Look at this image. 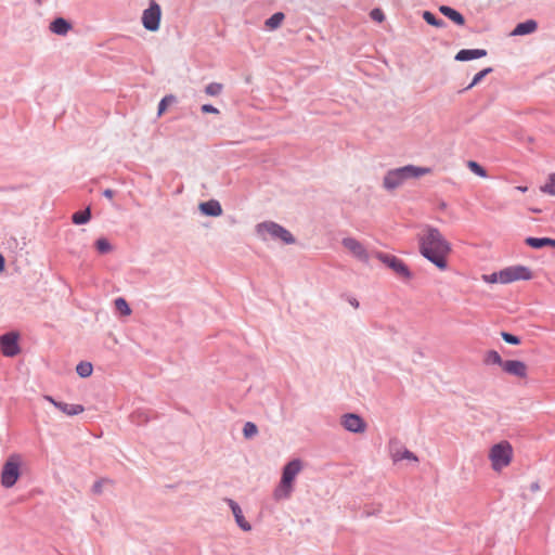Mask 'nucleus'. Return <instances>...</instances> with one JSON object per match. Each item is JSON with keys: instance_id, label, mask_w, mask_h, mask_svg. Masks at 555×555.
<instances>
[{"instance_id": "obj_1", "label": "nucleus", "mask_w": 555, "mask_h": 555, "mask_svg": "<svg viewBox=\"0 0 555 555\" xmlns=\"http://www.w3.org/2000/svg\"><path fill=\"white\" fill-rule=\"evenodd\" d=\"M418 243L420 251L426 259L440 270L447 269L452 248L438 229L426 227L420 234Z\"/></svg>"}, {"instance_id": "obj_2", "label": "nucleus", "mask_w": 555, "mask_h": 555, "mask_svg": "<svg viewBox=\"0 0 555 555\" xmlns=\"http://www.w3.org/2000/svg\"><path fill=\"white\" fill-rule=\"evenodd\" d=\"M431 169L428 167L406 165L389 170L384 177L383 185L387 190H395L401 186L408 179L420 178L429 175Z\"/></svg>"}, {"instance_id": "obj_3", "label": "nucleus", "mask_w": 555, "mask_h": 555, "mask_svg": "<svg viewBox=\"0 0 555 555\" xmlns=\"http://www.w3.org/2000/svg\"><path fill=\"white\" fill-rule=\"evenodd\" d=\"M301 469L302 463L298 459L288 462L284 466L280 485L274 490V498L276 500L289 498L293 491V483L295 481V478L300 473Z\"/></svg>"}, {"instance_id": "obj_4", "label": "nucleus", "mask_w": 555, "mask_h": 555, "mask_svg": "<svg viewBox=\"0 0 555 555\" xmlns=\"http://www.w3.org/2000/svg\"><path fill=\"white\" fill-rule=\"evenodd\" d=\"M489 460L494 472H502L513 460V448L509 442L501 441L489 450Z\"/></svg>"}, {"instance_id": "obj_5", "label": "nucleus", "mask_w": 555, "mask_h": 555, "mask_svg": "<svg viewBox=\"0 0 555 555\" xmlns=\"http://www.w3.org/2000/svg\"><path fill=\"white\" fill-rule=\"evenodd\" d=\"M256 231L259 237L263 241L271 237L274 240H281L285 244L295 243V238L289 231L272 221L259 223L256 227Z\"/></svg>"}, {"instance_id": "obj_6", "label": "nucleus", "mask_w": 555, "mask_h": 555, "mask_svg": "<svg viewBox=\"0 0 555 555\" xmlns=\"http://www.w3.org/2000/svg\"><path fill=\"white\" fill-rule=\"evenodd\" d=\"M21 464L22 457L20 454H12L9 456L1 472V483L3 487L11 488L16 483L21 475Z\"/></svg>"}, {"instance_id": "obj_7", "label": "nucleus", "mask_w": 555, "mask_h": 555, "mask_svg": "<svg viewBox=\"0 0 555 555\" xmlns=\"http://www.w3.org/2000/svg\"><path fill=\"white\" fill-rule=\"evenodd\" d=\"M501 284L516 281H528L533 278L531 270L525 266H512L500 271Z\"/></svg>"}, {"instance_id": "obj_8", "label": "nucleus", "mask_w": 555, "mask_h": 555, "mask_svg": "<svg viewBox=\"0 0 555 555\" xmlns=\"http://www.w3.org/2000/svg\"><path fill=\"white\" fill-rule=\"evenodd\" d=\"M160 16V7L155 1H152L150 7L143 11L142 24L147 30L156 31L159 28Z\"/></svg>"}, {"instance_id": "obj_9", "label": "nucleus", "mask_w": 555, "mask_h": 555, "mask_svg": "<svg viewBox=\"0 0 555 555\" xmlns=\"http://www.w3.org/2000/svg\"><path fill=\"white\" fill-rule=\"evenodd\" d=\"M377 258L399 276L403 279L411 278V273L408 267L396 256L378 253Z\"/></svg>"}, {"instance_id": "obj_10", "label": "nucleus", "mask_w": 555, "mask_h": 555, "mask_svg": "<svg viewBox=\"0 0 555 555\" xmlns=\"http://www.w3.org/2000/svg\"><path fill=\"white\" fill-rule=\"evenodd\" d=\"M18 335L15 333H8L0 336L1 351L5 357H14L20 352Z\"/></svg>"}, {"instance_id": "obj_11", "label": "nucleus", "mask_w": 555, "mask_h": 555, "mask_svg": "<svg viewBox=\"0 0 555 555\" xmlns=\"http://www.w3.org/2000/svg\"><path fill=\"white\" fill-rule=\"evenodd\" d=\"M343 246L356 258L361 261H369V254L365 247L353 237H346L341 242Z\"/></svg>"}, {"instance_id": "obj_12", "label": "nucleus", "mask_w": 555, "mask_h": 555, "mask_svg": "<svg viewBox=\"0 0 555 555\" xmlns=\"http://www.w3.org/2000/svg\"><path fill=\"white\" fill-rule=\"evenodd\" d=\"M341 425L344 428L351 433H363L365 430V423L358 414H345L341 416Z\"/></svg>"}, {"instance_id": "obj_13", "label": "nucleus", "mask_w": 555, "mask_h": 555, "mask_svg": "<svg viewBox=\"0 0 555 555\" xmlns=\"http://www.w3.org/2000/svg\"><path fill=\"white\" fill-rule=\"evenodd\" d=\"M502 370L513 376L519 377V378H526L527 377V371L528 367L525 362L519 360H507L504 363H502Z\"/></svg>"}, {"instance_id": "obj_14", "label": "nucleus", "mask_w": 555, "mask_h": 555, "mask_svg": "<svg viewBox=\"0 0 555 555\" xmlns=\"http://www.w3.org/2000/svg\"><path fill=\"white\" fill-rule=\"evenodd\" d=\"M229 504L230 508L232 509V513L235 517L236 524L244 530L249 531L251 529L250 525L246 521V519L243 516L242 509L238 506L236 502H234L231 499L225 500Z\"/></svg>"}, {"instance_id": "obj_15", "label": "nucleus", "mask_w": 555, "mask_h": 555, "mask_svg": "<svg viewBox=\"0 0 555 555\" xmlns=\"http://www.w3.org/2000/svg\"><path fill=\"white\" fill-rule=\"evenodd\" d=\"M486 55H487V51L483 49H474V50L463 49L456 53L455 60L460 61V62H464V61H470L474 59H480Z\"/></svg>"}, {"instance_id": "obj_16", "label": "nucleus", "mask_w": 555, "mask_h": 555, "mask_svg": "<svg viewBox=\"0 0 555 555\" xmlns=\"http://www.w3.org/2000/svg\"><path fill=\"white\" fill-rule=\"evenodd\" d=\"M538 24L534 20H528L526 22L519 23L514 30L512 31V36H524L528 34H532L537 30Z\"/></svg>"}, {"instance_id": "obj_17", "label": "nucleus", "mask_w": 555, "mask_h": 555, "mask_svg": "<svg viewBox=\"0 0 555 555\" xmlns=\"http://www.w3.org/2000/svg\"><path fill=\"white\" fill-rule=\"evenodd\" d=\"M199 209L204 215L218 217L222 214V208L217 201H208L199 204Z\"/></svg>"}, {"instance_id": "obj_18", "label": "nucleus", "mask_w": 555, "mask_h": 555, "mask_svg": "<svg viewBox=\"0 0 555 555\" xmlns=\"http://www.w3.org/2000/svg\"><path fill=\"white\" fill-rule=\"evenodd\" d=\"M439 11H440L441 14H443L446 17L451 20L456 25H460V26L464 25L465 18L456 10H454V9L448 7V5H440L439 7Z\"/></svg>"}, {"instance_id": "obj_19", "label": "nucleus", "mask_w": 555, "mask_h": 555, "mask_svg": "<svg viewBox=\"0 0 555 555\" xmlns=\"http://www.w3.org/2000/svg\"><path fill=\"white\" fill-rule=\"evenodd\" d=\"M525 243L528 246L535 248V249H539V248H542L545 246H551V247L555 248V240L548 238V237H527L525 240Z\"/></svg>"}, {"instance_id": "obj_20", "label": "nucleus", "mask_w": 555, "mask_h": 555, "mask_svg": "<svg viewBox=\"0 0 555 555\" xmlns=\"http://www.w3.org/2000/svg\"><path fill=\"white\" fill-rule=\"evenodd\" d=\"M70 28V24L62 17L55 18L50 25L51 31L56 35H66Z\"/></svg>"}, {"instance_id": "obj_21", "label": "nucleus", "mask_w": 555, "mask_h": 555, "mask_svg": "<svg viewBox=\"0 0 555 555\" xmlns=\"http://www.w3.org/2000/svg\"><path fill=\"white\" fill-rule=\"evenodd\" d=\"M55 406L68 416L80 414L85 411L81 404H68L64 402L55 403Z\"/></svg>"}, {"instance_id": "obj_22", "label": "nucleus", "mask_w": 555, "mask_h": 555, "mask_svg": "<svg viewBox=\"0 0 555 555\" xmlns=\"http://www.w3.org/2000/svg\"><path fill=\"white\" fill-rule=\"evenodd\" d=\"M391 456L395 462H398L401 460H411L414 462L418 461L417 456L405 448L396 450L395 452H392Z\"/></svg>"}, {"instance_id": "obj_23", "label": "nucleus", "mask_w": 555, "mask_h": 555, "mask_svg": "<svg viewBox=\"0 0 555 555\" xmlns=\"http://www.w3.org/2000/svg\"><path fill=\"white\" fill-rule=\"evenodd\" d=\"M284 18H285L284 13L276 12L270 18H268L266 21V26L269 29H276V28H279L281 26V24L283 23Z\"/></svg>"}, {"instance_id": "obj_24", "label": "nucleus", "mask_w": 555, "mask_h": 555, "mask_svg": "<svg viewBox=\"0 0 555 555\" xmlns=\"http://www.w3.org/2000/svg\"><path fill=\"white\" fill-rule=\"evenodd\" d=\"M483 361L486 364H496V365H500L501 367H502V363L505 362V361H503V359L501 358L499 352L495 350H488L485 353Z\"/></svg>"}, {"instance_id": "obj_25", "label": "nucleus", "mask_w": 555, "mask_h": 555, "mask_svg": "<svg viewBox=\"0 0 555 555\" xmlns=\"http://www.w3.org/2000/svg\"><path fill=\"white\" fill-rule=\"evenodd\" d=\"M540 191L545 194L555 196V173L548 175L545 183L540 186Z\"/></svg>"}, {"instance_id": "obj_26", "label": "nucleus", "mask_w": 555, "mask_h": 555, "mask_svg": "<svg viewBox=\"0 0 555 555\" xmlns=\"http://www.w3.org/2000/svg\"><path fill=\"white\" fill-rule=\"evenodd\" d=\"M91 218L90 209L87 208L86 210L76 211L72 216V220L75 224H85L87 223Z\"/></svg>"}, {"instance_id": "obj_27", "label": "nucleus", "mask_w": 555, "mask_h": 555, "mask_svg": "<svg viewBox=\"0 0 555 555\" xmlns=\"http://www.w3.org/2000/svg\"><path fill=\"white\" fill-rule=\"evenodd\" d=\"M176 100H177L176 96L172 95V94H169V95H166L165 98H163L162 101L158 104L157 115L162 116L166 112L167 107L170 104L175 103Z\"/></svg>"}, {"instance_id": "obj_28", "label": "nucleus", "mask_w": 555, "mask_h": 555, "mask_svg": "<svg viewBox=\"0 0 555 555\" xmlns=\"http://www.w3.org/2000/svg\"><path fill=\"white\" fill-rule=\"evenodd\" d=\"M423 18L431 26L435 27H443L444 22L442 20H438L431 12L424 11Z\"/></svg>"}, {"instance_id": "obj_29", "label": "nucleus", "mask_w": 555, "mask_h": 555, "mask_svg": "<svg viewBox=\"0 0 555 555\" xmlns=\"http://www.w3.org/2000/svg\"><path fill=\"white\" fill-rule=\"evenodd\" d=\"M467 167L469 168V170L481 177V178H486L487 177V171L475 160H468L467 162Z\"/></svg>"}, {"instance_id": "obj_30", "label": "nucleus", "mask_w": 555, "mask_h": 555, "mask_svg": "<svg viewBox=\"0 0 555 555\" xmlns=\"http://www.w3.org/2000/svg\"><path fill=\"white\" fill-rule=\"evenodd\" d=\"M76 371L81 377H89L92 374V365L89 362H81L77 365Z\"/></svg>"}, {"instance_id": "obj_31", "label": "nucleus", "mask_w": 555, "mask_h": 555, "mask_svg": "<svg viewBox=\"0 0 555 555\" xmlns=\"http://www.w3.org/2000/svg\"><path fill=\"white\" fill-rule=\"evenodd\" d=\"M115 307L122 315H129L131 313V309L124 298H117L115 300Z\"/></svg>"}, {"instance_id": "obj_32", "label": "nucleus", "mask_w": 555, "mask_h": 555, "mask_svg": "<svg viewBox=\"0 0 555 555\" xmlns=\"http://www.w3.org/2000/svg\"><path fill=\"white\" fill-rule=\"evenodd\" d=\"M223 89V86L221 83H218V82H211L209 83L208 86H206L205 88V92L208 94V95H211V96H215V95H218L221 93Z\"/></svg>"}, {"instance_id": "obj_33", "label": "nucleus", "mask_w": 555, "mask_h": 555, "mask_svg": "<svg viewBox=\"0 0 555 555\" xmlns=\"http://www.w3.org/2000/svg\"><path fill=\"white\" fill-rule=\"evenodd\" d=\"M258 433V429H257V426L251 423V422H247L245 425H244V428H243V434H244V437L245 438H251L253 436H255L256 434Z\"/></svg>"}, {"instance_id": "obj_34", "label": "nucleus", "mask_w": 555, "mask_h": 555, "mask_svg": "<svg viewBox=\"0 0 555 555\" xmlns=\"http://www.w3.org/2000/svg\"><path fill=\"white\" fill-rule=\"evenodd\" d=\"M491 72V68H485L482 70H480L479 73H477L474 78H473V81L470 82V85L466 88L467 89H470L473 88L474 86H476L477 83H479L481 81V79Z\"/></svg>"}, {"instance_id": "obj_35", "label": "nucleus", "mask_w": 555, "mask_h": 555, "mask_svg": "<svg viewBox=\"0 0 555 555\" xmlns=\"http://www.w3.org/2000/svg\"><path fill=\"white\" fill-rule=\"evenodd\" d=\"M95 246L100 253H108L111 250V244L106 238H99L95 242Z\"/></svg>"}, {"instance_id": "obj_36", "label": "nucleus", "mask_w": 555, "mask_h": 555, "mask_svg": "<svg viewBox=\"0 0 555 555\" xmlns=\"http://www.w3.org/2000/svg\"><path fill=\"white\" fill-rule=\"evenodd\" d=\"M501 336L504 339V341H506L507 344H511V345H519L520 344V339L513 334L502 332Z\"/></svg>"}, {"instance_id": "obj_37", "label": "nucleus", "mask_w": 555, "mask_h": 555, "mask_svg": "<svg viewBox=\"0 0 555 555\" xmlns=\"http://www.w3.org/2000/svg\"><path fill=\"white\" fill-rule=\"evenodd\" d=\"M372 20L375 22L382 23L385 20V14L380 9H374L370 13Z\"/></svg>"}, {"instance_id": "obj_38", "label": "nucleus", "mask_w": 555, "mask_h": 555, "mask_svg": "<svg viewBox=\"0 0 555 555\" xmlns=\"http://www.w3.org/2000/svg\"><path fill=\"white\" fill-rule=\"evenodd\" d=\"M482 280L487 283H501L500 271L489 275H483Z\"/></svg>"}, {"instance_id": "obj_39", "label": "nucleus", "mask_w": 555, "mask_h": 555, "mask_svg": "<svg viewBox=\"0 0 555 555\" xmlns=\"http://www.w3.org/2000/svg\"><path fill=\"white\" fill-rule=\"evenodd\" d=\"M202 112L205 114H219V109L210 104L202 105Z\"/></svg>"}, {"instance_id": "obj_40", "label": "nucleus", "mask_w": 555, "mask_h": 555, "mask_svg": "<svg viewBox=\"0 0 555 555\" xmlns=\"http://www.w3.org/2000/svg\"><path fill=\"white\" fill-rule=\"evenodd\" d=\"M102 482H103V481H98V482H95V483L93 485V491H94L95 493H100V492H101Z\"/></svg>"}, {"instance_id": "obj_41", "label": "nucleus", "mask_w": 555, "mask_h": 555, "mask_svg": "<svg viewBox=\"0 0 555 555\" xmlns=\"http://www.w3.org/2000/svg\"><path fill=\"white\" fill-rule=\"evenodd\" d=\"M103 194H104V196H105V197H107V198H109V199H111V198H113V196H114V191H113V190H111V189H107V190H105V191L103 192Z\"/></svg>"}, {"instance_id": "obj_42", "label": "nucleus", "mask_w": 555, "mask_h": 555, "mask_svg": "<svg viewBox=\"0 0 555 555\" xmlns=\"http://www.w3.org/2000/svg\"><path fill=\"white\" fill-rule=\"evenodd\" d=\"M530 490H531L532 492H537V491H539V490H540V485H539V482H537V481H535V482H532V483L530 485Z\"/></svg>"}, {"instance_id": "obj_43", "label": "nucleus", "mask_w": 555, "mask_h": 555, "mask_svg": "<svg viewBox=\"0 0 555 555\" xmlns=\"http://www.w3.org/2000/svg\"><path fill=\"white\" fill-rule=\"evenodd\" d=\"M4 270V258L3 256L0 254V272H2Z\"/></svg>"}, {"instance_id": "obj_44", "label": "nucleus", "mask_w": 555, "mask_h": 555, "mask_svg": "<svg viewBox=\"0 0 555 555\" xmlns=\"http://www.w3.org/2000/svg\"><path fill=\"white\" fill-rule=\"evenodd\" d=\"M350 304H351V306H353L354 308H358V307H359V302H358V300H357V299H354V298L350 300Z\"/></svg>"}, {"instance_id": "obj_45", "label": "nucleus", "mask_w": 555, "mask_h": 555, "mask_svg": "<svg viewBox=\"0 0 555 555\" xmlns=\"http://www.w3.org/2000/svg\"><path fill=\"white\" fill-rule=\"evenodd\" d=\"M46 399L51 402L53 405H55V403H59L57 401H55L52 397L50 396H47Z\"/></svg>"}, {"instance_id": "obj_46", "label": "nucleus", "mask_w": 555, "mask_h": 555, "mask_svg": "<svg viewBox=\"0 0 555 555\" xmlns=\"http://www.w3.org/2000/svg\"><path fill=\"white\" fill-rule=\"evenodd\" d=\"M516 190L520 191V192H526L528 190L527 186H517Z\"/></svg>"}, {"instance_id": "obj_47", "label": "nucleus", "mask_w": 555, "mask_h": 555, "mask_svg": "<svg viewBox=\"0 0 555 555\" xmlns=\"http://www.w3.org/2000/svg\"><path fill=\"white\" fill-rule=\"evenodd\" d=\"M38 2H40L41 0H37Z\"/></svg>"}]
</instances>
